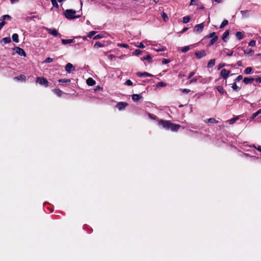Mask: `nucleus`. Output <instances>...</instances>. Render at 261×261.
I'll return each instance as SVG.
<instances>
[{
  "label": "nucleus",
  "mask_w": 261,
  "mask_h": 261,
  "mask_svg": "<svg viewBox=\"0 0 261 261\" xmlns=\"http://www.w3.org/2000/svg\"><path fill=\"white\" fill-rule=\"evenodd\" d=\"M236 37L238 39L241 40V39H242L244 38V33L243 32H237V33H236Z\"/></svg>",
  "instance_id": "19"
},
{
  "label": "nucleus",
  "mask_w": 261,
  "mask_h": 261,
  "mask_svg": "<svg viewBox=\"0 0 261 261\" xmlns=\"http://www.w3.org/2000/svg\"><path fill=\"white\" fill-rule=\"evenodd\" d=\"M138 47H139V48H144L145 47V46L143 44V43L140 42L139 45L138 46Z\"/></svg>",
  "instance_id": "59"
},
{
  "label": "nucleus",
  "mask_w": 261,
  "mask_h": 261,
  "mask_svg": "<svg viewBox=\"0 0 261 261\" xmlns=\"http://www.w3.org/2000/svg\"><path fill=\"white\" fill-rule=\"evenodd\" d=\"M53 92L55 94L57 95L58 96H61L62 94V91L59 89H55L53 90Z\"/></svg>",
  "instance_id": "28"
},
{
  "label": "nucleus",
  "mask_w": 261,
  "mask_h": 261,
  "mask_svg": "<svg viewBox=\"0 0 261 261\" xmlns=\"http://www.w3.org/2000/svg\"><path fill=\"white\" fill-rule=\"evenodd\" d=\"M252 71V68L250 67H249L246 68L244 70V73L246 74H249L251 73Z\"/></svg>",
  "instance_id": "30"
},
{
  "label": "nucleus",
  "mask_w": 261,
  "mask_h": 261,
  "mask_svg": "<svg viewBox=\"0 0 261 261\" xmlns=\"http://www.w3.org/2000/svg\"><path fill=\"white\" fill-rule=\"evenodd\" d=\"M50 1H51V4H52L53 6L54 7H55V8H57V9H58V8H59V5H58V4L57 3V2L56 0H50Z\"/></svg>",
  "instance_id": "41"
},
{
  "label": "nucleus",
  "mask_w": 261,
  "mask_h": 261,
  "mask_svg": "<svg viewBox=\"0 0 261 261\" xmlns=\"http://www.w3.org/2000/svg\"><path fill=\"white\" fill-rule=\"evenodd\" d=\"M127 105L128 103L126 102H119L116 105V108L119 110H123Z\"/></svg>",
  "instance_id": "9"
},
{
  "label": "nucleus",
  "mask_w": 261,
  "mask_h": 261,
  "mask_svg": "<svg viewBox=\"0 0 261 261\" xmlns=\"http://www.w3.org/2000/svg\"><path fill=\"white\" fill-rule=\"evenodd\" d=\"M161 14L162 17L163 18V20L165 21H167L168 20V16H167V15L166 14V13H165L164 12H162L161 13Z\"/></svg>",
  "instance_id": "31"
},
{
  "label": "nucleus",
  "mask_w": 261,
  "mask_h": 261,
  "mask_svg": "<svg viewBox=\"0 0 261 261\" xmlns=\"http://www.w3.org/2000/svg\"><path fill=\"white\" fill-rule=\"evenodd\" d=\"M217 90H218V91L219 92H220L221 94H224V93H225L226 94H227V93L225 91V90H224L222 86H217Z\"/></svg>",
  "instance_id": "26"
},
{
  "label": "nucleus",
  "mask_w": 261,
  "mask_h": 261,
  "mask_svg": "<svg viewBox=\"0 0 261 261\" xmlns=\"http://www.w3.org/2000/svg\"><path fill=\"white\" fill-rule=\"evenodd\" d=\"M225 66H226V64L225 63H220L218 65V69L219 70V69L222 68L223 67H224Z\"/></svg>",
  "instance_id": "49"
},
{
  "label": "nucleus",
  "mask_w": 261,
  "mask_h": 261,
  "mask_svg": "<svg viewBox=\"0 0 261 261\" xmlns=\"http://www.w3.org/2000/svg\"><path fill=\"white\" fill-rule=\"evenodd\" d=\"M14 49L15 50L16 53L20 56L26 57V53L22 48L19 47H15Z\"/></svg>",
  "instance_id": "7"
},
{
  "label": "nucleus",
  "mask_w": 261,
  "mask_h": 261,
  "mask_svg": "<svg viewBox=\"0 0 261 261\" xmlns=\"http://www.w3.org/2000/svg\"><path fill=\"white\" fill-rule=\"evenodd\" d=\"M254 81H255L257 83H261V77L257 76V78L254 79Z\"/></svg>",
  "instance_id": "58"
},
{
  "label": "nucleus",
  "mask_w": 261,
  "mask_h": 261,
  "mask_svg": "<svg viewBox=\"0 0 261 261\" xmlns=\"http://www.w3.org/2000/svg\"><path fill=\"white\" fill-rule=\"evenodd\" d=\"M195 55L198 59H200L206 56V54L204 50H200L196 51L195 53Z\"/></svg>",
  "instance_id": "4"
},
{
  "label": "nucleus",
  "mask_w": 261,
  "mask_h": 261,
  "mask_svg": "<svg viewBox=\"0 0 261 261\" xmlns=\"http://www.w3.org/2000/svg\"><path fill=\"white\" fill-rule=\"evenodd\" d=\"M188 30V28H185L181 31V33H184L186 32Z\"/></svg>",
  "instance_id": "61"
},
{
  "label": "nucleus",
  "mask_w": 261,
  "mask_h": 261,
  "mask_svg": "<svg viewBox=\"0 0 261 261\" xmlns=\"http://www.w3.org/2000/svg\"><path fill=\"white\" fill-rule=\"evenodd\" d=\"M233 53V51H230L228 52L226 55L228 56H232Z\"/></svg>",
  "instance_id": "60"
},
{
  "label": "nucleus",
  "mask_w": 261,
  "mask_h": 261,
  "mask_svg": "<svg viewBox=\"0 0 261 261\" xmlns=\"http://www.w3.org/2000/svg\"><path fill=\"white\" fill-rule=\"evenodd\" d=\"M35 18H37L38 19H40V18H39L38 16H33L31 17H30V16L27 17L25 18V20L29 22L31 21V20L34 19Z\"/></svg>",
  "instance_id": "34"
},
{
  "label": "nucleus",
  "mask_w": 261,
  "mask_h": 261,
  "mask_svg": "<svg viewBox=\"0 0 261 261\" xmlns=\"http://www.w3.org/2000/svg\"><path fill=\"white\" fill-rule=\"evenodd\" d=\"M216 33L215 32H213L210 33L208 35L205 36L206 38H214V36H215Z\"/></svg>",
  "instance_id": "53"
},
{
  "label": "nucleus",
  "mask_w": 261,
  "mask_h": 261,
  "mask_svg": "<svg viewBox=\"0 0 261 261\" xmlns=\"http://www.w3.org/2000/svg\"><path fill=\"white\" fill-rule=\"evenodd\" d=\"M103 37V35H102V34H98V35H95V36L93 37V39L96 40V39H101V38H102Z\"/></svg>",
  "instance_id": "46"
},
{
  "label": "nucleus",
  "mask_w": 261,
  "mask_h": 261,
  "mask_svg": "<svg viewBox=\"0 0 261 261\" xmlns=\"http://www.w3.org/2000/svg\"><path fill=\"white\" fill-rule=\"evenodd\" d=\"M47 32L49 34L57 37L59 35V33L56 29H47Z\"/></svg>",
  "instance_id": "10"
},
{
  "label": "nucleus",
  "mask_w": 261,
  "mask_h": 261,
  "mask_svg": "<svg viewBox=\"0 0 261 261\" xmlns=\"http://www.w3.org/2000/svg\"><path fill=\"white\" fill-rule=\"evenodd\" d=\"M238 119H239L238 117H235L229 120L228 121L230 124H232L234 123Z\"/></svg>",
  "instance_id": "35"
},
{
  "label": "nucleus",
  "mask_w": 261,
  "mask_h": 261,
  "mask_svg": "<svg viewBox=\"0 0 261 261\" xmlns=\"http://www.w3.org/2000/svg\"><path fill=\"white\" fill-rule=\"evenodd\" d=\"M204 27V25L203 23H201L200 24H196L194 27V31L198 33H201L203 31Z\"/></svg>",
  "instance_id": "5"
},
{
  "label": "nucleus",
  "mask_w": 261,
  "mask_h": 261,
  "mask_svg": "<svg viewBox=\"0 0 261 261\" xmlns=\"http://www.w3.org/2000/svg\"><path fill=\"white\" fill-rule=\"evenodd\" d=\"M243 79V76L241 75H239L236 79L234 80V82H238Z\"/></svg>",
  "instance_id": "50"
},
{
  "label": "nucleus",
  "mask_w": 261,
  "mask_h": 261,
  "mask_svg": "<svg viewBox=\"0 0 261 261\" xmlns=\"http://www.w3.org/2000/svg\"><path fill=\"white\" fill-rule=\"evenodd\" d=\"M76 11L72 9H67L64 12L65 17L69 20L80 18L81 15H75Z\"/></svg>",
  "instance_id": "2"
},
{
  "label": "nucleus",
  "mask_w": 261,
  "mask_h": 261,
  "mask_svg": "<svg viewBox=\"0 0 261 261\" xmlns=\"http://www.w3.org/2000/svg\"><path fill=\"white\" fill-rule=\"evenodd\" d=\"M137 75L140 77H152L153 75L147 72H138Z\"/></svg>",
  "instance_id": "11"
},
{
  "label": "nucleus",
  "mask_w": 261,
  "mask_h": 261,
  "mask_svg": "<svg viewBox=\"0 0 261 261\" xmlns=\"http://www.w3.org/2000/svg\"><path fill=\"white\" fill-rule=\"evenodd\" d=\"M96 33V31H91L87 35V37L88 38H92L95 34Z\"/></svg>",
  "instance_id": "43"
},
{
  "label": "nucleus",
  "mask_w": 261,
  "mask_h": 261,
  "mask_svg": "<svg viewBox=\"0 0 261 261\" xmlns=\"http://www.w3.org/2000/svg\"><path fill=\"white\" fill-rule=\"evenodd\" d=\"M59 82L60 83H70V79H60L59 80Z\"/></svg>",
  "instance_id": "33"
},
{
  "label": "nucleus",
  "mask_w": 261,
  "mask_h": 261,
  "mask_svg": "<svg viewBox=\"0 0 261 261\" xmlns=\"http://www.w3.org/2000/svg\"><path fill=\"white\" fill-rule=\"evenodd\" d=\"M230 73V70H227L225 69H223L221 71L220 75L225 80H226L229 74Z\"/></svg>",
  "instance_id": "6"
},
{
  "label": "nucleus",
  "mask_w": 261,
  "mask_h": 261,
  "mask_svg": "<svg viewBox=\"0 0 261 261\" xmlns=\"http://www.w3.org/2000/svg\"><path fill=\"white\" fill-rule=\"evenodd\" d=\"M231 88L234 91L236 92H238L241 89V88L237 86V82H235L232 84Z\"/></svg>",
  "instance_id": "16"
},
{
  "label": "nucleus",
  "mask_w": 261,
  "mask_h": 261,
  "mask_svg": "<svg viewBox=\"0 0 261 261\" xmlns=\"http://www.w3.org/2000/svg\"><path fill=\"white\" fill-rule=\"evenodd\" d=\"M158 124L166 130H171L172 132H177L180 128V125L178 124L173 123L170 120L160 119L158 120Z\"/></svg>",
  "instance_id": "1"
},
{
  "label": "nucleus",
  "mask_w": 261,
  "mask_h": 261,
  "mask_svg": "<svg viewBox=\"0 0 261 261\" xmlns=\"http://www.w3.org/2000/svg\"><path fill=\"white\" fill-rule=\"evenodd\" d=\"M229 35V30H226L223 34L222 39L224 42H226V38L228 37Z\"/></svg>",
  "instance_id": "18"
},
{
  "label": "nucleus",
  "mask_w": 261,
  "mask_h": 261,
  "mask_svg": "<svg viewBox=\"0 0 261 261\" xmlns=\"http://www.w3.org/2000/svg\"><path fill=\"white\" fill-rule=\"evenodd\" d=\"M86 83L90 86H94L96 84L95 81L91 77L88 78L86 81Z\"/></svg>",
  "instance_id": "14"
},
{
  "label": "nucleus",
  "mask_w": 261,
  "mask_h": 261,
  "mask_svg": "<svg viewBox=\"0 0 261 261\" xmlns=\"http://www.w3.org/2000/svg\"><path fill=\"white\" fill-rule=\"evenodd\" d=\"M228 24V21L226 19H224L221 23L220 26V28H223L225 26Z\"/></svg>",
  "instance_id": "32"
},
{
  "label": "nucleus",
  "mask_w": 261,
  "mask_h": 261,
  "mask_svg": "<svg viewBox=\"0 0 261 261\" xmlns=\"http://www.w3.org/2000/svg\"><path fill=\"white\" fill-rule=\"evenodd\" d=\"M103 46L104 45L101 43L100 42H96L94 45L95 48L101 47H103Z\"/></svg>",
  "instance_id": "42"
},
{
  "label": "nucleus",
  "mask_w": 261,
  "mask_h": 261,
  "mask_svg": "<svg viewBox=\"0 0 261 261\" xmlns=\"http://www.w3.org/2000/svg\"><path fill=\"white\" fill-rule=\"evenodd\" d=\"M170 62V60H169V59H162V63L163 64H167L169 63Z\"/></svg>",
  "instance_id": "51"
},
{
  "label": "nucleus",
  "mask_w": 261,
  "mask_h": 261,
  "mask_svg": "<svg viewBox=\"0 0 261 261\" xmlns=\"http://www.w3.org/2000/svg\"><path fill=\"white\" fill-rule=\"evenodd\" d=\"M201 77L200 76H196V77H194L193 79H191L190 81L189 84H192V83H196L197 81H200V79H201Z\"/></svg>",
  "instance_id": "27"
},
{
  "label": "nucleus",
  "mask_w": 261,
  "mask_h": 261,
  "mask_svg": "<svg viewBox=\"0 0 261 261\" xmlns=\"http://www.w3.org/2000/svg\"><path fill=\"white\" fill-rule=\"evenodd\" d=\"M117 46L120 47H124L126 48H128L129 47L128 44L125 43H118Z\"/></svg>",
  "instance_id": "40"
},
{
  "label": "nucleus",
  "mask_w": 261,
  "mask_h": 261,
  "mask_svg": "<svg viewBox=\"0 0 261 261\" xmlns=\"http://www.w3.org/2000/svg\"><path fill=\"white\" fill-rule=\"evenodd\" d=\"M61 41L63 44H66L68 43H71L74 42V40L71 39H62Z\"/></svg>",
  "instance_id": "25"
},
{
  "label": "nucleus",
  "mask_w": 261,
  "mask_h": 261,
  "mask_svg": "<svg viewBox=\"0 0 261 261\" xmlns=\"http://www.w3.org/2000/svg\"><path fill=\"white\" fill-rule=\"evenodd\" d=\"M2 41H3L5 44L9 43L11 42V39L10 37H5L2 39Z\"/></svg>",
  "instance_id": "37"
},
{
  "label": "nucleus",
  "mask_w": 261,
  "mask_h": 261,
  "mask_svg": "<svg viewBox=\"0 0 261 261\" xmlns=\"http://www.w3.org/2000/svg\"><path fill=\"white\" fill-rule=\"evenodd\" d=\"M215 59H211L209 61L207 66L208 68H212L215 65Z\"/></svg>",
  "instance_id": "22"
},
{
  "label": "nucleus",
  "mask_w": 261,
  "mask_h": 261,
  "mask_svg": "<svg viewBox=\"0 0 261 261\" xmlns=\"http://www.w3.org/2000/svg\"><path fill=\"white\" fill-rule=\"evenodd\" d=\"M254 79L253 78V77H245L244 79H243V82L247 85V84H251L253 82V81H254Z\"/></svg>",
  "instance_id": "12"
},
{
  "label": "nucleus",
  "mask_w": 261,
  "mask_h": 261,
  "mask_svg": "<svg viewBox=\"0 0 261 261\" xmlns=\"http://www.w3.org/2000/svg\"><path fill=\"white\" fill-rule=\"evenodd\" d=\"M259 114H261V109L258 110L257 112L254 113L252 116L250 118V120H253L257 116H258Z\"/></svg>",
  "instance_id": "24"
},
{
  "label": "nucleus",
  "mask_w": 261,
  "mask_h": 261,
  "mask_svg": "<svg viewBox=\"0 0 261 261\" xmlns=\"http://www.w3.org/2000/svg\"><path fill=\"white\" fill-rule=\"evenodd\" d=\"M244 53L245 55H249L250 56H252L254 54V50L252 48H249L248 50H244Z\"/></svg>",
  "instance_id": "20"
},
{
  "label": "nucleus",
  "mask_w": 261,
  "mask_h": 261,
  "mask_svg": "<svg viewBox=\"0 0 261 261\" xmlns=\"http://www.w3.org/2000/svg\"><path fill=\"white\" fill-rule=\"evenodd\" d=\"M36 83L39 84L41 85H43L45 87H47L48 85V82L46 79L43 77H38L36 80Z\"/></svg>",
  "instance_id": "3"
},
{
  "label": "nucleus",
  "mask_w": 261,
  "mask_h": 261,
  "mask_svg": "<svg viewBox=\"0 0 261 261\" xmlns=\"http://www.w3.org/2000/svg\"><path fill=\"white\" fill-rule=\"evenodd\" d=\"M256 149L258 151H260V152H261V146H258V147H256Z\"/></svg>",
  "instance_id": "64"
},
{
  "label": "nucleus",
  "mask_w": 261,
  "mask_h": 261,
  "mask_svg": "<svg viewBox=\"0 0 261 261\" xmlns=\"http://www.w3.org/2000/svg\"><path fill=\"white\" fill-rule=\"evenodd\" d=\"M195 74L194 72H191L188 76V79H190Z\"/></svg>",
  "instance_id": "56"
},
{
  "label": "nucleus",
  "mask_w": 261,
  "mask_h": 261,
  "mask_svg": "<svg viewBox=\"0 0 261 261\" xmlns=\"http://www.w3.org/2000/svg\"><path fill=\"white\" fill-rule=\"evenodd\" d=\"M256 44V42L254 40H251L249 43V45L251 46H254Z\"/></svg>",
  "instance_id": "54"
},
{
  "label": "nucleus",
  "mask_w": 261,
  "mask_h": 261,
  "mask_svg": "<svg viewBox=\"0 0 261 261\" xmlns=\"http://www.w3.org/2000/svg\"><path fill=\"white\" fill-rule=\"evenodd\" d=\"M147 115H148V117L150 119H151L156 120L157 119V117L155 115H153L152 114H151L150 113H148Z\"/></svg>",
  "instance_id": "39"
},
{
  "label": "nucleus",
  "mask_w": 261,
  "mask_h": 261,
  "mask_svg": "<svg viewBox=\"0 0 261 261\" xmlns=\"http://www.w3.org/2000/svg\"><path fill=\"white\" fill-rule=\"evenodd\" d=\"M237 64L239 66H241L242 65V61H239L238 62H237Z\"/></svg>",
  "instance_id": "63"
},
{
  "label": "nucleus",
  "mask_w": 261,
  "mask_h": 261,
  "mask_svg": "<svg viewBox=\"0 0 261 261\" xmlns=\"http://www.w3.org/2000/svg\"><path fill=\"white\" fill-rule=\"evenodd\" d=\"M142 60H147L149 63H151L152 62V58L149 55H147L146 56L143 57V58L142 59Z\"/></svg>",
  "instance_id": "29"
},
{
  "label": "nucleus",
  "mask_w": 261,
  "mask_h": 261,
  "mask_svg": "<svg viewBox=\"0 0 261 261\" xmlns=\"http://www.w3.org/2000/svg\"><path fill=\"white\" fill-rule=\"evenodd\" d=\"M190 17L189 16H185L183 17L182 21L184 23H187L189 22Z\"/></svg>",
  "instance_id": "36"
},
{
  "label": "nucleus",
  "mask_w": 261,
  "mask_h": 261,
  "mask_svg": "<svg viewBox=\"0 0 261 261\" xmlns=\"http://www.w3.org/2000/svg\"><path fill=\"white\" fill-rule=\"evenodd\" d=\"M190 50V47L189 46H186L181 48V51L183 53H186Z\"/></svg>",
  "instance_id": "45"
},
{
  "label": "nucleus",
  "mask_w": 261,
  "mask_h": 261,
  "mask_svg": "<svg viewBox=\"0 0 261 261\" xmlns=\"http://www.w3.org/2000/svg\"><path fill=\"white\" fill-rule=\"evenodd\" d=\"M6 22L4 21H2L0 22V31L3 28V27L6 24Z\"/></svg>",
  "instance_id": "55"
},
{
  "label": "nucleus",
  "mask_w": 261,
  "mask_h": 261,
  "mask_svg": "<svg viewBox=\"0 0 261 261\" xmlns=\"http://www.w3.org/2000/svg\"><path fill=\"white\" fill-rule=\"evenodd\" d=\"M167 85V84L166 83H164V82H159L157 84H156V87H165Z\"/></svg>",
  "instance_id": "44"
},
{
  "label": "nucleus",
  "mask_w": 261,
  "mask_h": 261,
  "mask_svg": "<svg viewBox=\"0 0 261 261\" xmlns=\"http://www.w3.org/2000/svg\"><path fill=\"white\" fill-rule=\"evenodd\" d=\"M12 40L15 42L18 43L19 42L18 35L17 34H13L12 36Z\"/></svg>",
  "instance_id": "23"
},
{
  "label": "nucleus",
  "mask_w": 261,
  "mask_h": 261,
  "mask_svg": "<svg viewBox=\"0 0 261 261\" xmlns=\"http://www.w3.org/2000/svg\"><path fill=\"white\" fill-rule=\"evenodd\" d=\"M53 59L52 58H51L50 57H48L45 59L44 62L45 63H51V62H53Z\"/></svg>",
  "instance_id": "52"
},
{
  "label": "nucleus",
  "mask_w": 261,
  "mask_h": 261,
  "mask_svg": "<svg viewBox=\"0 0 261 261\" xmlns=\"http://www.w3.org/2000/svg\"><path fill=\"white\" fill-rule=\"evenodd\" d=\"M196 1L197 0H191V4H190V5H195Z\"/></svg>",
  "instance_id": "62"
},
{
  "label": "nucleus",
  "mask_w": 261,
  "mask_h": 261,
  "mask_svg": "<svg viewBox=\"0 0 261 261\" xmlns=\"http://www.w3.org/2000/svg\"><path fill=\"white\" fill-rule=\"evenodd\" d=\"M218 39V36H215L214 37V38H213L210 42L208 43V46H211L212 45H213Z\"/></svg>",
  "instance_id": "17"
},
{
  "label": "nucleus",
  "mask_w": 261,
  "mask_h": 261,
  "mask_svg": "<svg viewBox=\"0 0 261 261\" xmlns=\"http://www.w3.org/2000/svg\"><path fill=\"white\" fill-rule=\"evenodd\" d=\"M65 70L67 73H70L72 70H75V67L70 63H67L65 67Z\"/></svg>",
  "instance_id": "8"
},
{
  "label": "nucleus",
  "mask_w": 261,
  "mask_h": 261,
  "mask_svg": "<svg viewBox=\"0 0 261 261\" xmlns=\"http://www.w3.org/2000/svg\"><path fill=\"white\" fill-rule=\"evenodd\" d=\"M125 84L126 85H127V86H132L133 85V82H132L131 80H127L126 81V82H125Z\"/></svg>",
  "instance_id": "48"
},
{
  "label": "nucleus",
  "mask_w": 261,
  "mask_h": 261,
  "mask_svg": "<svg viewBox=\"0 0 261 261\" xmlns=\"http://www.w3.org/2000/svg\"><path fill=\"white\" fill-rule=\"evenodd\" d=\"M11 17L9 15H4L2 16V20L4 21L5 20H11Z\"/></svg>",
  "instance_id": "38"
},
{
  "label": "nucleus",
  "mask_w": 261,
  "mask_h": 261,
  "mask_svg": "<svg viewBox=\"0 0 261 261\" xmlns=\"http://www.w3.org/2000/svg\"><path fill=\"white\" fill-rule=\"evenodd\" d=\"M15 80H16L17 81H20L22 82H25L26 81V76L23 74H20V75L15 77Z\"/></svg>",
  "instance_id": "15"
},
{
  "label": "nucleus",
  "mask_w": 261,
  "mask_h": 261,
  "mask_svg": "<svg viewBox=\"0 0 261 261\" xmlns=\"http://www.w3.org/2000/svg\"><path fill=\"white\" fill-rule=\"evenodd\" d=\"M142 53V51L140 50V49H137L135 50V51H134V54L136 55V56H138V55H141Z\"/></svg>",
  "instance_id": "47"
},
{
  "label": "nucleus",
  "mask_w": 261,
  "mask_h": 261,
  "mask_svg": "<svg viewBox=\"0 0 261 261\" xmlns=\"http://www.w3.org/2000/svg\"><path fill=\"white\" fill-rule=\"evenodd\" d=\"M205 122L206 123H217L218 121L214 118H210L205 120Z\"/></svg>",
  "instance_id": "21"
},
{
  "label": "nucleus",
  "mask_w": 261,
  "mask_h": 261,
  "mask_svg": "<svg viewBox=\"0 0 261 261\" xmlns=\"http://www.w3.org/2000/svg\"><path fill=\"white\" fill-rule=\"evenodd\" d=\"M132 99L134 101H138L139 99L142 98L141 94H134L132 96Z\"/></svg>",
  "instance_id": "13"
},
{
  "label": "nucleus",
  "mask_w": 261,
  "mask_h": 261,
  "mask_svg": "<svg viewBox=\"0 0 261 261\" xmlns=\"http://www.w3.org/2000/svg\"><path fill=\"white\" fill-rule=\"evenodd\" d=\"M182 92L184 93H188L190 92V90L189 89H184L182 90Z\"/></svg>",
  "instance_id": "57"
}]
</instances>
